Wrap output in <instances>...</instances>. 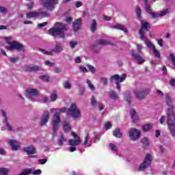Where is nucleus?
Instances as JSON below:
<instances>
[{"instance_id": "423d86ee", "label": "nucleus", "mask_w": 175, "mask_h": 175, "mask_svg": "<svg viewBox=\"0 0 175 175\" xmlns=\"http://www.w3.org/2000/svg\"><path fill=\"white\" fill-rule=\"evenodd\" d=\"M126 79V74H122L121 76L119 75H114L113 76L110 77V81H113L115 80L116 84V88L118 91L121 90V86L120 85V83H124Z\"/></svg>"}, {"instance_id": "6e6d98bb", "label": "nucleus", "mask_w": 175, "mask_h": 175, "mask_svg": "<svg viewBox=\"0 0 175 175\" xmlns=\"http://www.w3.org/2000/svg\"><path fill=\"white\" fill-rule=\"evenodd\" d=\"M100 81L103 83V85H107V78H100Z\"/></svg>"}, {"instance_id": "680f3d73", "label": "nucleus", "mask_w": 175, "mask_h": 175, "mask_svg": "<svg viewBox=\"0 0 175 175\" xmlns=\"http://www.w3.org/2000/svg\"><path fill=\"white\" fill-rule=\"evenodd\" d=\"M1 114L3 116V117L4 118V121L5 122L6 120L8 121V116H6V112H5L3 110H1Z\"/></svg>"}, {"instance_id": "5701e85b", "label": "nucleus", "mask_w": 175, "mask_h": 175, "mask_svg": "<svg viewBox=\"0 0 175 175\" xmlns=\"http://www.w3.org/2000/svg\"><path fill=\"white\" fill-rule=\"evenodd\" d=\"M144 42H145L147 47L148 49H150V50H154L155 49V46H154V44H152V42L151 41H150V40H148V38H147V37H146L145 40H142Z\"/></svg>"}, {"instance_id": "3c124183", "label": "nucleus", "mask_w": 175, "mask_h": 175, "mask_svg": "<svg viewBox=\"0 0 175 175\" xmlns=\"http://www.w3.org/2000/svg\"><path fill=\"white\" fill-rule=\"evenodd\" d=\"M53 71L55 73H61V72H62V69H61L59 67H55L53 68Z\"/></svg>"}, {"instance_id": "4d7b16f0", "label": "nucleus", "mask_w": 175, "mask_h": 175, "mask_svg": "<svg viewBox=\"0 0 175 175\" xmlns=\"http://www.w3.org/2000/svg\"><path fill=\"white\" fill-rule=\"evenodd\" d=\"M100 140V136L96 135L95 137H94V143H98L99 142Z\"/></svg>"}, {"instance_id": "774afa93", "label": "nucleus", "mask_w": 175, "mask_h": 175, "mask_svg": "<svg viewBox=\"0 0 175 175\" xmlns=\"http://www.w3.org/2000/svg\"><path fill=\"white\" fill-rule=\"evenodd\" d=\"M170 84L172 87H175V79H171L170 81Z\"/></svg>"}, {"instance_id": "6e6552de", "label": "nucleus", "mask_w": 175, "mask_h": 175, "mask_svg": "<svg viewBox=\"0 0 175 175\" xmlns=\"http://www.w3.org/2000/svg\"><path fill=\"white\" fill-rule=\"evenodd\" d=\"M8 44L10 46H7V50H16V51H25V48L23 44H20L18 42L12 41L9 42Z\"/></svg>"}, {"instance_id": "f704fd0d", "label": "nucleus", "mask_w": 175, "mask_h": 175, "mask_svg": "<svg viewBox=\"0 0 175 175\" xmlns=\"http://www.w3.org/2000/svg\"><path fill=\"white\" fill-rule=\"evenodd\" d=\"M63 86L65 90H70V88H72V84H70V82H69V81H66L64 83Z\"/></svg>"}, {"instance_id": "864d4df0", "label": "nucleus", "mask_w": 175, "mask_h": 175, "mask_svg": "<svg viewBox=\"0 0 175 175\" xmlns=\"http://www.w3.org/2000/svg\"><path fill=\"white\" fill-rule=\"evenodd\" d=\"M79 69L81 72H83V73H87V72H88V70H87V68H85L84 66H80Z\"/></svg>"}, {"instance_id": "1a4fd4ad", "label": "nucleus", "mask_w": 175, "mask_h": 175, "mask_svg": "<svg viewBox=\"0 0 175 175\" xmlns=\"http://www.w3.org/2000/svg\"><path fill=\"white\" fill-rule=\"evenodd\" d=\"M137 47L138 49V53L135 52V51H132V55L135 59H136L137 62L142 65L143 62H145L144 59L142 58V49H143V46L140 44H137Z\"/></svg>"}, {"instance_id": "a211bd4d", "label": "nucleus", "mask_w": 175, "mask_h": 175, "mask_svg": "<svg viewBox=\"0 0 175 175\" xmlns=\"http://www.w3.org/2000/svg\"><path fill=\"white\" fill-rule=\"evenodd\" d=\"M82 23H83V22L81 21V18L77 19L73 23V25H72V28H73L74 31H79L80 29V27H81Z\"/></svg>"}, {"instance_id": "6ab92c4d", "label": "nucleus", "mask_w": 175, "mask_h": 175, "mask_svg": "<svg viewBox=\"0 0 175 175\" xmlns=\"http://www.w3.org/2000/svg\"><path fill=\"white\" fill-rule=\"evenodd\" d=\"M42 70V67L38 66H29L26 68V72H39Z\"/></svg>"}, {"instance_id": "4468645a", "label": "nucleus", "mask_w": 175, "mask_h": 175, "mask_svg": "<svg viewBox=\"0 0 175 175\" xmlns=\"http://www.w3.org/2000/svg\"><path fill=\"white\" fill-rule=\"evenodd\" d=\"M23 150L25 152H27V155H29L28 158H36V155L32 156V154H36V149L33 146L31 145L26 148H23Z\"/></svg>"}, {"instance_id": "37998d69", "label": "nucleus", "mask_w": 175, "mask_h": 175, "mask_svg": "<svg viewBox=\"0 0 175 175\" xmlns=\"http://www.w3.org/2000/svg\"><path fill=\"white\" fill-rule=\"evenodd\" d=\"M153 53L154 54V56L156 57V58H161V53H159V51H158V50H157V48L154 49L152 50Z\"/></svg>"}, {"instance_id": "72a5a7b5", "label": "nucleus", "mask_w": 175, "mask_h": 175, "mask_svg": "<svg viewBox=\"0 0 175 175\" xmlns=\"http://www.w3.org/2000/svg\"><path fill=\"white\" fill-rule=\"evenodd\" d=\"M136 14L137 18H138V20H142V9H140L139 6L136 7Z\"/></svg>"}, {"instance_id": "bb28decb", "label": "nucleus", "mask_w": 175, "mask_h": 175, "mask_svg": "<svg viewBox=\"0 0 175 175\" xmlns=\"http://www.w3.org/2000/svg\"><path fill=\"white\" fill-rule=\"evenodd\" d=\"M130 114L133 122H136V121L139 120V116H137V113H136V111H131Z\"/></svg>"}, {"instance_id": "4c0bfd02", "label": "nucleus", "mask_w": 175, "mask_h": 175, "mask_svg": "<svg viewBox=\"0 0 175 175\" xmlns=\"http://www.w3.org/2000/svg\"><path fill=\"white\" fill-rule=\"evenodd\" d=\"M89 139H90V133H86L84 137V142H83L84 146H87V144H88Z\"/></svg>"}, {"instance_id": "603ef678", "label": "nucleus", "mask_w": 175, "mask_h": 175, "mask_svg": "<svg viewBox=\"0 0 175 175\" xmlns=\"http://www.w3.org/2000/svg\"><path fill=\"white\" fill-rule=\"evenodd\" d=\"M169 13V9H167L165 10H163V12H161L159 14H160V17H162L163 16H166V14Z\"/></svg>"}, {"instance_id": "c03bdc74", "label": "nucleus", "mask_w": 175, "mask_h": 175, "mask_svg": "<svg viewBox=\"0 0 175 175\" xmlns=\"http://www.w3.org/2000/svg\"><path fill=\"white\" fill-rule=\"evenodd\" d=\"M86 66H88L89 70H90L91 73H95L96 69L95 67L92 66L91 64H87Z\"/></svg>"}, {"instance_id": "9d476101", "label": "nucleus", "mask_w": 175, "mask_h": 175, "mask_svg": "<svg viewBox=\"0 0 175 175\" xmlns=\"http://www.w3.org/2000/svg\"><path fill=\"white\" fill-rule=\"evenodd\" d=\"M42 5L46 10H49L50 12H53L54 8H55V5H58V0H42Z\"/></svg>"}, {"instance_id": "2f4dec72", "label": "nucleus", "mask_w": 175, "mask_h": 175, "mask_svg": "<svg viewBox=\"0 0 175 175\" xmlns=\"http://www.w3.org/2000/svg\"><path fill=\"white\" fill-rule=\"evenodd\" d=\"M151 128H152L151 124H146L142 126V130L144 132H148V131H151Z\"/></svg>"}, {"instance_id": "b1692460", "label": "nucleus", "mask_w": 175, "mask_h": 175, "mask_svg": "<svg viewBox=\"0 0 175 175\" xmlns=\"http://www.w3.org/2000/svg\"><path fill=\"white\" fill-rule=\"evenodd\" d=\"M63 128L64 131L66 133L70 132L72 127L70 126V123L69 122L64 121L63 122Z\"/></svg>"}, {"instance_id": "f03ea898", "label": "nucleus", "mask_w": 175, "mask_h": 175, "mask_svg": "<svg viewBox=\"0 0 175 175\" xmlns=\"http://www.w3.org/2000/svg\"><path fill=\"white\" fill-rule=\"evenodd\" d=\"M68 31V25L65 23L57 22L55 26L49 29V33L53 38L65 39V32Z\"/></svg>"}, {"instance_id": "9b49d317", "label": "nucleus", "mask_w": 175, "mask_h": 175, "mask_svg": "<svg viewBox=\"0 0 175 175\" xmlns=\"http://www.w3.org/2000/svg\"><path fill=\"white\" fill-rule=\"evenodd\" d=\"M71 136H73L75 139L68 140L69 146L74 147H76V146H80V144H81V139H80V137H79L77 133L72 131L71 133Z\"/></svg>"}, {"instance_id": "f257e3e1", "label": "nucleus", "mask_w": 175, "mask_h": 175, "mask_svg": "<svg viewBox=\"0 0 175 175\" xmlns=\"http://www.w3.org/2000/svg\"><path fill=\"white\" fill-rule=\"evenodd\" d=\"M165 103L169 106L167 110V124L171 133H172L173 136H175V114L173 111V100H172L170 96H165Z\"/></svg>"}, {"instance_id": "a19ab883", "label": "nucleus", "mask_w": 175, "mask_h": 175, "mask_svg": "<svg viewBox=\"0 0 175 175\" xmlns=\"http://www.w3.org/2000/svg\"><path fill=\"white\" fill-rule=\"evenodd\" d=\"M109 147H110L111 150H112V151H115V152H117V151H118V148H117V146H116L113 143L109 144Z\"/></svg>"}, {"instance_id": "aec40b11", "label": "nucleus", "mask_w": 175, "mask_h": 175, "mask_svg": "<svg viewBox=\"0 0 175 175\" xmlns=\"http://www.w3.org/2000/svg\"><path fill=\"white\" fill-rule=\"evenodd\" d=\"M98 27V23H96V20H92V23L90 24V31L94 33Z\"/></svg>"}, {"instance_id": "2eb2a0df", "label": "nucleus", "mask_w": 175, "mask_h": 175, "mask_svg": "<svg viewBox=\"0 0 175 175\" xmlns=\"http://www.w3.org/2000/svg\"><path fill=\"white\" fill-rule=\"evenodd\" d=\"M50 118V113L49 111H45L42 115V118L40 121V125L41 126H44L46 124L49 122V120Z\"/></svg>"}, {"instance_id": "69168bd1", "label": "nucleus", "mask_w": 175, "mask_h": 175, "mask_svg": "<svg viewBox=\"0 0 175 175\" xmlns=\"http://www.w3.org/2000/svg\"><path fill=\"white\" fill-rule=\"evenodd\" d=\"M10 61L12 63L17 62V61H18V57H10Z\"/></svg>"}, {"instance_id": "09e8293b", "label": "nucleus", "mask_w": 175, "mask_h": 175, "mask_svg": "<svg viewBox=\"0 0 175 175\" xmlns=\"http://www.w3.org/2000/svg\"><path fill=\"white\" fill-rule=\"evenodd\" d=\"M46 162H47L46 159H40L38 160V163L40 165H44V163H46Z\"/></svg>"}, {"instance_id": "cd10ccee", "label": "nucleus", "mask_w": 175, "mask_h": 175, "mask_svg": "<svg viewBox=\"0 0 175 175\" xmlns=\"http://www.w3.org/2000/svg\"><path fill=\"white\" fill-rule=\"evenodd\" d=\"M113 135L115 136V137H118L120 139V137H122V133H121L120 129H116L113 131Z\"/></svg>"}, {"instance_id": "a878e982", "label": "nucleus", "mask_w": 175, "mask_h": 175, "mask_svg": "<svg viewBox=\"0 0 175 175\" xmlns=\"http://www.w3.org/2000/svg\"><path fill=\"white\" fill-rule=\"evenodd\" d=\"M109 96L110 99H112V100H117L118 98V95H117V92L114 90L109 92Z\"/></svg>"}, {"instance_id": "c756f323", "label": "nucleus", "mask_w": 175, "mask_h": 175, "mask_svg": "<svg viewBox=\"0 0 175 175\" xmlns=\"http://www.w3.org/2000/svg\"><path fill=\"white\" fill-rule=\"evenodd\" d=\"M113 28H116V29H120V31H123L125 33L128 32V29H125V27L121 25H116L113 27Z\"/></svg>"}, {"instance_id": "a18cd8bd", "label": "nucleus", "mask_w": 175, "mask_h": 175, "mask_svg": "<svg viewBox=\"0 0 175 175\" xmlns=\"http://www.w3.org/2000/svg\"><path fill=\"white\" fill-rule=\"evenodd\" d=\"M39 14L41 17H49V16H50L48 12H39Z\"/></svg>"}, {"instance_id": "dca6fc26", "label": "nucleus", "mask_w": 175, "mask_h": 175, "mask_svg": "<svg viewBox=\"0 0 175 175\" xmlns=\"http://www.w3.org/2000/svg\"><path fill=\"white\" fill-rule=\"evenodd\" d=\"M135 94L137 99L140 100L144 99L146 96L148 95V92H147V90H137L135 92Z\"/></svg>"}, {"instance_id": "e2e57ef3", "label": "nucleus", "mask_w": 175, "mask_h": 175, "mask_svg": "<svg viewBox=\"0 0 175 175\" xmlns=\"http://www.w3.org/2000/svg\"><path fill=\"white\" fill-rule=\"evenodd\" d=\"M125 100H127V102H129V105H131V94H128L125 98H124Z\"/></svg>"}, {"instance_id": "39448f33", "label": "nucleus", "mask_w": 175, "mask_h": 175, "mask_svg": "<svg viewBox=\"0 0 175 175\" xmlns=\"http://www.w3.org/2000/svg\"><path fill=\"white\" fill-rule=\"evenodd\" d=\"M68 116H71L73 120H77L81 117V113L80 110L77 108L76 103H72L70 108L67 111Z\"/></svg>"}, {"instance_id": "0e129e2a", "label": "nucleus", "mask_w": 175, "mask_h": 175, "mask_svg": "<svg viewBox=\"0 0 175 175\" xmlns=\"http://www.w3.org/2000/svg\"><path fill=\"white\" fill-rule=\"evenodd\" d=\"M45 65H46V66H54V63H53L50 61H46Z\"/></svg>"}, {"instance_id": "5fc2aeb1", "label": "nucleus", "mask_w": 175, "mask_h": 175, "mask_svg": "<svg viewBox=\"0 0 175 175\" xmlns=\"http://www.w3.org/2000/svg\"><path fill=\"white\" fill-rule=\"evenodd\" d=\"M5 126H7L8 131H12L13 129L12 128L11 125L9 124V122L8 120H6L5 122Z\"/></svg>"}, {"instance_id": "412c9836", "label": "nucleus", "mask_w": 175, "mask_h": 175, "mask_svg": "<svg viewBox=\"0 0 175 175\" xmlns=\"http://www.w3.org/2000/svg\"><path fill=\"white\" fill-rule=\"evenodd\" d=\"M39 16H40V14L38 12H30L26 14L27 18H33L35 17H39Z\"/></svg>"}, {"instance_id": "79ce46f5", "label": "nucleus", "mask_w": 175, "mask_h": 175, "mask_svg": "<svg viewBox=\"0 0 175 175\" xmlns=\"http://www.w3.org/2000/svg\"><path fill=\"white\" fill-rule=\"evenodd\" d=\"M87 83L88 85L89 88L91 90V91H95V86L92 84L91 81L88 80Z\"/></svg>"}, {"instance_id": "c9c22d12", "label": "nucleus", "mask_w": 175, "mask_h": 175, "mask_svg": "<svg viewBox=\"0 0 175 175\" xmlns=\"http://www.w3.org/2000/svg\"><path fill=\"white\" fill-rule=\"evenodd\" d=\"M145 10L148 14H151L152 12V8H151V5H150V3H146L145 5Z\"/></svg>"}, {"instance_id": "49530a36", "label": "nucleus", "mask_w": 175, "mask_h": 175, "mask_svg": "<svg viewBox=\"0 0 175 175\" xmlns=\"http://www.w3.org/2000/svg\"><path fill=\"white\" fill-rule=\"evenodd\" d=\"M91 105L93 107H95V105H96V99H95L94 96H92Z\"/></svg>"}, {"instance_id": "7ed1b4c3", "label": "nucleus", "mask_w": 175, "mask_h": 175, "mask_svg": "<svg viewBox=\"0 0 175 175\" xmlns=\"http://www.w3.org/2000/svg\"><path fill=\"white\" fill-rule=\"evenodd\" d=\"M59 122H61V117L59 116V112L56 111L53 117L52 122V139L54 140L57 137V131H58V128H59Z\"/></svg>"}, {"instance_id": "338daca9", "label": "nucleus", "mask_w": 175, "mask_h": 175, "mask_svg": "<svg viewBox=\"0 0 175 175\" xmlns=\"http://www.w3.org/2000/svg\"><path fill=\"white\" fill-rule=\"evenodd\" d=\"M98 109L100 111H102V110H103V109H105L103 104H102L100 103H98Z\"/></svg>"}, {"instance_id": "ea45409f", "label": "nucleus", "mask_w": 175, "mask_h": 175, "mask_svg": "<svg viewBox=\"0 0 175 175\" xmlns=\"http://www.w3.org/2000/svg\"><path fill=\"white\" fill-rule=\"evenodd\" d=\"M150 14H151L153 20H155V18H159V17H161L160 14L158 13V12H152L150 13Z\"/></svg>"}, {"instance_id": "de8ad7c7", "label": "nucleus", "mask_w": 175, "mask_h": 175, "mask_svg": "<svg viewBox=\"0 0 175 175\" xmlns=\"http://www.w3.org/2000/svg\"><path fill=\"white\" fill-rule=\"evenodd\" d=\"M105 129L107 131H108V129H111V126H113L110 122L105 123Z\"/></svg>"}, {"instance_id": "ddd939ff", "label": "nucleus", "mask_w": 175, "mask_h": 175, "mask_svg": "<svg viewBox=\"0 0 175 175\" xmlns=\"http://www.w3.org/2000/svg\"><path fill=\"white\" fill-rule=\"evenodd\" d=\"M129 135L131 140L136 141L140 138L141 132L135 128H131L129 131Z\"/></svg>"}, {"instance_id": "393cba45", "label": "nucleus", "mask_w": 175, "mask_h": 175, "mask_svg": "<svg viewBox=\"0 0 175 175\" xmlns=\"http://www.w3.org/2000/svg\"><path fill=\"white\" fill-rule=\"evenodd\" d=\"M66 142V138H65V135L64 133H61L59 139H57L58 146H64V143Z\"/></svg>"}, {"instance_id": "473e14b6", "label": "nucleus", "mask_w": 175, "mask_h": 175, "mask_svg": "<svg viewBox=\"0 0 175 175\" xmlns=\"http://www.w3.org/2000/svg\"><path fill=\"white\" fill-rule=\"evenodd\" d=\"M9 174V169L5 167L0 168V175H8Z\"/></svg>"}, {"instance_id": "20e7f679", "label": "nucleus", "mask_w": 175, "mask_h": 175, "mask_svg": "<svg viewBox=\"0 0 175 175\" xmlns=\"http://www.w3.org/2000/svg\"><path fill=\"white\" fill-rule=\"evenodd\" d=\"M141 27L139 30V37L141 40H146V32H148L151 29V24L146 21H140Z\"/></svg>"}, {"instance_id": "e433bc0d", "label": "nucleus", "mask_w": 175, "mask_h": 175, "mask_svg": "<svg viewBox=\"0 0 175 175\" xmlns=\"http://www.w3.org/2000/svg\"><path fill=\"white\" fill-rule=\"evenodd\" d=\"M39 79L42 80V81H50V77H49L47 75H41L39 77Z\"/></svg>"}, {"instance_id": "052dcab7", "label": "nucleus", "mask_w": 175, "mask_h": 175, "mask_svg": "<svg viewBox=\"0 0 175 175\" xmlns=\"http://www.w3.org/2000/svg\"><path fill=\"white\" fill-rule=\"evenodd\" d=\"M33 175H40V174H42V170H40V169L36 170H35V171L33 172Z\"/></svg>"}, {"instance_id": "c85d7f7f", "label": "nucleus", "mask_w": 175, "mask_h": 175, "mask_svg": "<svg viewBox=\"0 0 175 175\" xmlns=\"http://www.w3.org/2000/svg\"><path fill=\"white\" fill-rule=\"evenodd\" d=\"M27 92L30 96H36L38 95V90L36 89H28Z\"/></svg>"}, {"instance_id": "0eeeda50", "label": "nucleus", "mask_w": 175, "mask_h": 175, "mask_svg": "<svg viewBox=\"0 0 175 175\" xmlns=\"http://www.w3.org/2000/svg\"><path fill=\"white\" fill-rule=\"evenodd\" d=\"M39 51L45 55H53V53H55L56 54H59V53H62L64 51V48H62V45L59 43H56L55 48L51 50V51H47L44 49H40Z\"/></svg>"}, {"instance_id": "bf43d9fd", "label": "nucleus", "mask_w": 175, "mask_h": 175, "mask_svg": "<svg viewBox=\"0 0 175 175\" xmlns=\"http://www.w3.org/2000/svg\"><path fill=\"white\" fill-rule=\"evenodd\" d=\"M157 42L159 46H160V47H163V39H159L157 40Z\"/></svg>"}, {"instance_id": "4be33fe9", "label": "nucleus", "mask_w": 175, "mask_h": 175, "mask_svg": "<svg viewBox=\"0 0 175 175\" xmlns=\"http://www.w3.org/2000/svg\"><path fill=\"white\" fill-rule=\"evenodd\" d=\"M96 44H99L100 46H107L109 44L113 45V44L109 41H107L106 40H102V39L98 40L96 41Z\"/></svg>"}, {"instance_id": "7c9ffc66", "label": "nucleus", "mask_w": 175, "mask_h": 175, "mask_svg": "<svg viewBox=\"0 0 175 175\" xmlns=\"http://www.w3.org/2000/svg\"><path fill=\"white\" fill-rule=\"evenodd\" d=\"M141 143H142L144 148H146V147H148V146L150 145V143L148 142V139H147L146 137L142 138L141 140Z\"/></svg>"}, {"instance_id": "f8f14e48", "label": "nucleus", "mask_w": 175, "mask_h": 175, "mask_svg": "<svg viewBox=\"0 0 175 175\" xmlns=\"http://www.w3.org/2000/svg\"><path fill=\"white\" fill-rule=\"evenodd\" d=\"M152 161L151 155L150 154H147L144 162L139 165V170L142 172L145 169H147V167L151 165Z\"/></svg>"}, {"instance_id": "13d9d810", "label": "nucleus", "mask_w": 175, "mask_h": 175, "mask_svg": "<svg viewBox=\"0 0 175 175\" xmlns=\"http://www.w3.org/2000/svg\"><path fill=\"white\" fill-rule=\"evenodd\" d=\"M33 8V2H31L27 5V10H32Z\"/></svg>"}, {"instance_id": "f3484780", "label": "nucleus", "mask_w": 175, "mask_h": 175, "mask_svg": "<svg viewBox=\"0 0 175 175\" xmlns=\"http://www.w3.org/2000/svg\"><path fill=\"white\" fill-rule=\"evenodd\" d=\"M8 143H10V146L12 151H17V150H20V143L17 142L16 139H9Z\"/></svg>"}, {"instance_id": "58836bf2", "label": "nucleus", "mask_w": 175, "mask_h": 175, "mask_svg": "<svg viewBox=\"0 0 175 175\" xmlns=\"http://www.w3.org/2000/svg\"><path fill=\"white\" fill-rule=\"evenodd\" d=\"M51 100V102H55L57 100V98H58V96L57 93H53L50 95Z\"/></svg>"}, {"instance_id": "8fccbe9b", "label": "nucleus", "mask_w": 175, "mask_h": 175, "mask_svg": "<svg viewBox=\"0 0 175 175\" xmlns=\"http://www.w3.org/2000/svg\"><path fill=\"white\" fill-rule=\"evenodd\" d=\"M70 46L72 49H75L76 47V46H77V42H74V41H70Z\"/></svg>"}]
</instances>
